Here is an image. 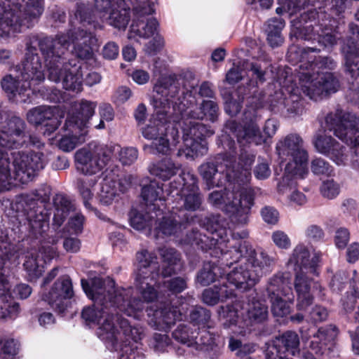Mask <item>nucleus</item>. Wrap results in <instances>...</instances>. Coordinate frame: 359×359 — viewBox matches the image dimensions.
<instances>
[{"instance_id":"nucleus-23","label":"nucleus","mask_w":359,"mask_h":359,"mask_svg":"<svg viewBox=\"0 0 359 359\" xmlns=\"http://www.w3.org/2000/svg\"><path fill=\"white\" fill-rule=\"evenodd\" d=\"M259 280V277L252 271L243 267L236 268L227 274L229 285L242 291L252 287Z\"/></svg>"},{"instance_id":"nucleus-49","label":"nucleus","mask_w":359,"mask_h":359,"mask_svg":"<svg viewBox=\"0 0 359 359\" xmlns=\"http://www.w3.org/2000/svg\"><path fill=\"white\" fill-rule=\"evenodd\" d=\"M199 171L203 179L205 181L208 189L219 186V183L215 180V175L218 171L215 163L210 162L205 163L201 165Z\"/></svg>"},{"instance_id":"nucleus-35","label":"nucleus","mask_w":359,"mask_h":359,"mask_svg":"<svg viewBox=\"0 0 359 359\" xmlns=\"http://www.w3.org/2000/svg\"><path fill=\"white\" fill-rule=\"evenodd\" d=\"M158 214L152 211L151 208H149V210L144 214L140 212H135L130 218L131 226L137 229L141 230L147 226L151 227L157 224V217L162 216V212L158 209Z\"/></svg>"},{"instance_id":"nucleus-42","label":"nucleus","mask_w":359,"mask_h":359,"mask_svg":"<svg viewBox=\"0 0 359 359\" xmlns=\"http://www.w3.org/2000/svg\"><path fill=\"white\" fill-rule=\"evenodd\" d=\"M155 226L158 233H161L165 236H171L182 230V224L171 217H162L160 222L157 218V224Z\"/></svg>"},{"instance_id":"nucleus-30","label":"nucleus","mask_w":359,"mask_h":359,"mask_svg":"<svg viewBox=\"0 0 359 359\" xmlns=\"http://www.w3.org/2000/svg\"><path fill=\"white\" fill-rule=\"evenodd\" d=\"M179 133L177 128H172L166 133L165 135H161L156 140L152 141L151 148L157 153L163 155H170L172 150V147H175L178 143Z\"/></svg>"},{"instance_id":"nucleus-38","label":"nucleus","mask_w":359,"mask_h":359,"mask_svg":"<svg viewBox=\"0 0 359 359\" xmlns=\"http://www.w3.org/2000/svg\"><path fill=\"white\" fill-rule=\"evenodd\" d=\"M183 137L198 139L201 141L212 134L204 124L192 120H186L183 126Z\"/></svg>"},{"instance_id":"nucleus-39","label":"nucleus","mask_w":359,"mask_h":359,"mask_svg":"<svg viewBox=\"0 0 359 359\" xmlns=\"http://www.w3.org/2000/svg\"><path fill=\"white\" fill-rule=\"evenodd\" d=\"M71 134L63 136L58 142V147L64 151H69L86 141L88 131L75 132L69 130Z\"/></svg>"},{"instance_id":"nucleus-13","label":"nucleus","mask_w":359,"mask_h":359,"mask_svg":"<svg viewBox=\"0 0 359 359\" xmlns=\"http://www.w3.org/2000/svg\"><path fill=\"white\" fill-rule=\"evenodd\" d=\"M104 174L105 177L101 184L99 198L102 204L109 205L118 200L119 192H124L131 182L126 178L117 180L111 172Z\"/></svg>"},{"instance_id":"nucleus-61","label":"nucleus","mask_w":359,"mask_h":359,"mask_svg":"<svg viewBox=\"0 0 359 359\" xmlns=\"http://www.w3.org/2000/svg\"><path fill=\"white\" fill-rule=\"evenodd\" d=\"M218 106L212 100H204L199 109L204 114V117H207L210 121H215L218 116Z\"/></svg>"},{"instance_id":"nucleus-10","label":"nucleus","mask_w":359,"mask_h":359,"mask_svg":"<svg viewBox=\"0 0 359 359\" xmlns=\"http://www.w3.org/2000/svg\"><path fill=\"white\" fill-rule=\"evenodd\" d=\"M183 187L180 193L179 209L195 212L202 208L203 198L198 187L197 177L189 172L182 174Z\"/></svg>"},{"instance_id":"nucleus-47","label":"nucleus","mask_w":359,"mask_h":359,"mask_svg":"<svg viewBox=\"0 0 359 359\" xmlns=\"http://www.w3.org/2000/svg\"><path fill=\"white\" fill-rule=\"evenodd\" d=\"M20 81L19 79H16L13 77L11 74L5 76L1 81L2 88L7 93L11 94L15 93H23L25 90L29 87V84L27 83H22L20 86Z\"/></svg>"},{"instance_id":"nucleus-45","label":"nucleus","mask_w":359,"mask_h":359,"mask_svg":"<svg viewBox=\"0 0 359 359\" xmlns=\"http://www.w3.org/2000/svg\"><path fill=\"white\" fill-rule=\"evenodd\" d=\"M219 267L210 262L205 263L198 272L197 281L203 286L208 285L216 280Z\"/></svg>"},{"instance_id":"nucleus-55","label":"nucleus","mask_w":359,"mask_h":359,"mask_svg":"<svg viewBox=\"0 0 359 359\" xmlns=\"http://www.w3.org/2000/svg\"><path fill=\"white\" fill-rule=\"evenodd\" d=\"M172 337L176 341L190 346L193 344L194 333H190L187 325H180L172 332Z\"/></svg>"},{"instance_id":"nucleus-54","label":"nucleus","mask_w":359,"mask_h":359,"mask_svg":"<svg viewBox=\"0 0 359 359\" xmlns=\"http://www.w3.org/2000/svg\"><path fill=\"white\" fill-rule=\"evenodd\" d=\"M276 22V21H273ZM283 27V24L281 22H277V25H269V34L268 41L271 47H277L282 44L283 38L281 36V29Z\"/></svg>"},{"instance_id":"nucleus-19","label":"nucleus","mask_w":359,"mask_h":359,"mask_svg":"<svg viewBox=\"0 0 359 359\" xmlns=\"http://www.w3.org/2000/svg\"><path fill=\"white\" fill-rule=\"evenodd\" d=\"M154 118L142 129L143 136L148 140H156L161 135H165L168 130L173 128L169 120L168 113L155 109Z\"/></svg>"},{"instance_id":"nucleus-29","label":"nucleus","mask_w":359,"mask_h":359,"mask_svg":"<svg viewBox=\"0 0 359 359\" xmlns=\"http://www.w3.org/2000/svg\"><path fill=\"white\" fill-rule=\"evenodd\" d=\"M290 290L289 273H278L270 278L266 292L268 297L285 296Z\"/></svg>"},{"instance_id":"nucleus-51","label":"nucleus","mask_w":359,"mask_h":359,"mask_svg":"<svg viewBox=\"0 0 359 359\" xmlns=\"http://www.w3.org/2000/svg\"><path fill=\"white\" fill-rule=\"evenodd\" d=\"M271 304V312L274 316L284 317L290 313V308L281 296L268 297Z\"/></svg>"},{"instance_id":"nucleus-46","label":"nucleus","mask_w":359,"mask_h":359,"mask_svg":"<svg viewBox=\"0 0 359 359\" xmlns=\"http://www.w3.org/2000/svg\"><path fill=\"white\" fill-rule=\"evenodd\" d=\"M95 306H88L83 309L81 316L82 318L86 321V323H100V319L104 317V314L106 313L105 309H107V306L102 307Z\"/></svg>"},{"instance_id":"nucleus-5","label":"nucleus","mask_w":359,"mask_h":359,"mask_svg":"<svg viewBox=\"0 0 359 359\" xmlns=\"http://www.w3.org/2000/svg\"><path fill=\"white\" fill-rule=\"evenodd\" d=\"M299 80L303 93L315 100L324 94L327 95L335 92L339 86L338 81L330 72H318L315 75L303 73Z\"/></svg>"},{"instance_id":"nucleus-12","label":"nucleus","mask_w":359,"mask_h":359,"mask_svg":"<svg viewBox=\"0 0 359 359\" xmlns=\"http://www.w3.org/2000/svg\"><path fill=\"white\" fill-rule=\"evenodd\" d=\"M58 113L59 110L56 107L42 105L30 109L27 112V118L32 124L43 125L46 128L44 133L49 135L60 125Z\"/></svg>"},{"instance_id":"nucleus-22","label":"nucleus","mask_w":359,"mask_h":359,"mask_svg":"<svg viewBox=\"0 0 359 359\" xmlns=\"http://www.w3.org/2000/svg\"><path fill=\"white\" fill-rule=\"evenodd\" d=\"M95 104L88 101H82L79 108L67 123L69 130L75 132L88 131V123L94 114Z\"/></svg>"},{"instance_id":"nucleus-33","label":"nucleus","mask_w":359,"mask_h":359,"mask_svg":"<svg viewBox=\"0 0 359 359\" xmlns=\"http://www.w3.org/2000/svg\"><path fill=\"white\" fill-rule=\"evenodd\" d=\"M81 286L86 294L95 302L103 304L107 299V292L104 287V281L100 278H94L90 283L86 279L81 280Z\"/></svg>"},{"instance_id":"nucleus-3","label":"nucleus","mask_w":359,"mask_h":359,"mask_svg":"<svg viewBox=\"0 0 359 359\" xmlns=\"http://www.w3.org/2000/svg\"><path fill=\"white\" fill-rule=\"evenodd\" d=\"M25 143H27L25 121L18 116L10 118L0 129V161L4 158L10 168L7 151L22 147Z\"/></svg>"},{"instance_id":"nucleus-41","label":"nucleus","mask_w":359,"mask_h":359,"mask_svg":"<svg viewBox=\"0 0 359 359\" xmlns=\"http://www.w3.org/2000/svg\"><path fill=\"white\" fill-rule=\"evenodd\" d=\"M23 264L30 279H36L40 277L43 272V261L38 259L36 254L27 255Z\"/></svg>"},{"instance_id":"nucleus-43","label":"nucleus","mask_w":359,"mask_h":359,"mask_svg":"<svg viewBox=\"0 0 359 359\" xmlns=\"http://www.w3.org/2000/svg\"><path fill=\"white\" fill-rule=\"evenodd\" d=\"M158 26V23L155 18L149 19L147 23L138 20L133 23L131 31L140 37L149 38L154 35Z\"/></svg>"},{"instance_id":"nucleus-14","label":"nucleus","mask_w":359,"mask_h":359,"mask_svg":"<svg viewBox=\"0 0 359 359\" xmlns=\"http://www.w3.org/2000/svg\"><path fill=\"white\" fill-rule=\"evenodd\" d=\"M75 15L76 18H80L82 25L81 27L70 29L67 34H62L68 39V46L70 43L77 45L79 43L83 41V36L81 35V33L93 36L94 31L96 29L97 25H98L97 23L88 20L90 18V13L87 6L83 4L77 5Z\"/></svg>"},{"instance_id":"nucleus-57","label":"nucleus","mask_w":359,"mask_h":359,"mask_svg":"<svg viewBox=\"0 0 359 359\" xmlns=\"http://www.w3.org/2000/svg\"><path fill=\"white\" fill-rule=\"evenodd\" d=\"M253 161L254 158L252 156L247 154L241 155L239 165L243 168V172L240 175L234 174L233 176V180L237 182H243L244 179L247 180L248 177L250 175V170L251 169V165Z\"/></svg>"},{"instance_id":"nucleus-53","label":"nucleus","mask_w":359,"mask_h":359,"mask_svg":"<svg viewBox=\"0 0 359 359\" xmlns=\"http://www.w3.org/2000/svg\"><path fill=\"white\" fill-rule=\"evenodd\" d=\"M238 93L239 89L235 92V95L229 94L225 102L226 111L231 116L238 114L241 109V103L243 101L244 97H240Z\"/></svg>"},{"instance_id":"nucleus-34","label":"nucleus","mask_w":359,"mask_h":359,"mask_svg":"<svg viewBox=\"0 0 359 359\" xmlns=\"http://www.w3.org/2000/svg\"><path fill=\"white\" fill-rule=\"evenodd\" d=\"M27 222L29 234L35 238H38L46 232L48 228V222L46 215L41 212L37 213L31 210L27 214Z\"/></svg>"},{"instance_id":"nucleus-40","label":"nucleus","mask_w":359,"mask_h":359,"mask_svg":"<svg viewBox=\"0 0 359 359\" xmlns=\"http://www.w3.org/2000/svg\"><path fill=\"white\" fill-rule=\"evenodd\" d=\"M102 318H103V321L100 323V329L102 331L101 334L102 336L105 335L104 338L111 341L114 344L118 340L119 334L118 330L114 326L115 315L106 311L104 317Z\"/></svg>"},{"instance_id":"nucleus-59","label":"nucleus","mask_w":359,"mask_h":359,"mask_svg":"<svg viewBox=\"0 0 359 359\" xmlns=\"http://www.w3.org/2000/svg\"><path fill=\"white\" fill-rule=\"evenodd\" d=\"M11 179V168L8 167L7 162L3 158L0 161V191L9 189Z\"/></svg>"},{"instance_id":"nucleus-64","label":"nucleus","mask_w":359,"mask_h":359,"mask_svg":"<svg viewBox=\"0 0 359 359\" xmlns=\"http://www.w3.org/2000/svg\"><path fill=\"white\" fill-rule=\"evenodd\" d=\"M60 61H52V62H45L48 72V79L54 82H59L62 80L64 76V68L59 67Z\"/></svg>"},{"instance_id":"nucleus-1","label":"nucleus","mask_w":359,"mask_h":359,"mask_svg":"<svg viewBox=\"0 0 359 359\" xmlns=\"http://www.w3.org/2000/svg\"><path fill=\"white\" fill-rule=\"evenodd\" d=\"M254 201V191L246 187H233L231 191H214L208 196V201L210 204L222 208L232 221L241 224L248 223Z\"/></svg>"},{"instance_id":"nucleus-4","label":"nucleus","mask_w":359,"mask_h":359,"mask_svg":"<svg viewBox=\"0 0 359 359\" xmlns=\"http://www.w3.org/2000/svg\"><path fill=\"white\" fill-rule=\"evenodd\" d=\"M111 156V149L105 145H96L91 149H81L75 154L77 169L84 175H95L104 169Z\"/></svg>"},{"instance_id":"nucleus-18","label":"nucleus","mask_w":359,"mask_h":359,"mask_svg":"<svg viewBox=\"0 0 359 359\" xmlns=\"http://www.w3.org/2000/svg\"><path fill=\"white\" fill-rule=\"evenodd\" d=\"M19 70L20 71L22 80L25 82L29 81L40 82L45 79L40 57L32 50H29L26 53L21 67H19Z\"/></svg>"},{"instance_id":"nucleus-17","label":"nucleus","mask_w":359,"mask_h":359,"mask_svg":"<svg viewBox=\"0 0 359 359\" xmlns=\"http://www.w3.org/2000/svg\"><path fill=\"white\" fill-rule=\"evenodd\" d=\"M314 145L318 151L328 156L338 165L343 163L346 158L345 148L330 135H318Z\"/></svg>"},{"instance_id":"nucleus-44","label":"nucleus","mask_w":359,"mask_h":359,"mask_svg":"<svg viewBox=\"0 0 359 359\" xmlns=\"http://www.w3.org/2000/svg\"><path fill=\"white\" fill-rule=\"evenodd\" d=\"M163 189L156 182H151L149 185L144 186L142 189V196L147 205H154V202L163 199Z\"/></svg>"},{"instance_id":"nucleus-7","label":"nucleus","mask_w":359,"mask_h":359,"mask_svg":"<svg viewBox=\"0 0 359 359\" xmlns=\"http://www.w3.org/2000/svg\"><path fill=\"white\" fill-rule=\"evenodd\" d=\"M180 86L175 74L160 77L154 86L155 93L151 98L154 109L170 112V99L175 97L179 92Z\"/></svg>"},{"instance_id":"nucleus-62","label":"nucleus","mask_w":359,"mask_h":359,"mask_svg":"<svg viewBox=\"0 0 359 359\" xmlns=\"http://www.w3.org/2000/svg\"><path fill=\"white\" fill-rule=\"evenodd\" d=\"M4 303H2V311L4 314V318L7 317H14L17 316L20 310L19 304L14 302L9 296L3 294Z\"/></svg>"},{"instance_id":"nucleus-52","label":"nucleus","mask_w":359,"mask_h":359,"mask_svg":"<svg viewBox=\"0 0 359 359\" xmlns=\"http://www.w3.org/2000/svg\"><path fill=\"white\" fill-rule=\"evenodd\" d=\"M210 316V311L201 306L194 307L189 313L190 321L192 323L203 326L208 323Z\"/></svg>"},{"instance_id":"nucleus-27","label":"nucleus","mask_w":359,"mask_h":359,"mask_svg":"<svg viewBox=\"0 0 359 359\" xmlns=\"http://www.w3.org/2000/svg\"><path fill=\"white\" fill-rule=\"evenodd\" d=\"M181 313L177 306L166 304L154 313V321L158 329H165L180 320Z\"/></svg>"},{"instance_id":"nucleus-60","label":"nucleus","mask_w":359,"mask_h":359,"mask_svg":"<svg viewBox=\"0 0 359 359\" xmlns=\"http://www.w3.org/2000/svg\"><path fill=\"white\" fill-rule=\"evenodd\" d=\"M345 65L352 77L359 76V55L355 53H347Z\"/></svg>"},{"instance_id":"nucleus-21","label":"nucleus","mask_w":359,"mask_h":359,"mask_svg":"<svg viewBox=\"0 0 359 359\" xmlns=\"http://www.w3.org/2000/svg\"><path fill=\"white\" fill-rule=\"evenodd\" d=\"M310 257L311 255L308 248L299 245L294 249L289 259V263L299 266V271L303 269L304 271L310 272L311 274H316L320 257L318 254H314L311 258Z\"/></svg>"},{"instance_id":"nucleus-31","label":"nucleus","mask_w":359,"mask_h":359,"mask_svg":"<svg viewBox=\"0 0 359 359\" xmlns=\"http://www.w3.org/2000/svg\"><path fill=\"white\" fill-rule=\"evenodd\" d=\"M160 256L164 266L161 276L163 278L170 277L176 273L175 266L180 264V254L174 248H162L158 249Z\"/></svg>"},{"instance_id":"nucleus-6","label":"nucleus","mask_w":359,"mask_h":359,"mask_svg":"<svg viewBox=\"0 0 359 359\" xmlns=\"http://www.w3.org/2000/svg\"><path fill=\"white\" fill-rule=\"evenodd\" d=\"M280 153L290 155L292 157L294 166L288 163L285 170L293 175L303 177L306 172V165L308 161V154L303 148V140L297 134H290L277 146Z\"/></svg>"},{"instance_id":"nucleus-8","label":"nucleus","mask_w":359,"mask_h":359,"mask_svg":"<svg viewBox=\"0 0 359 359\" xmlns=\"http://www.w3.org/2000/svg\"><path fill=\"white\" fill-rule=\"evenodd\" d=\"M95 8L102 16L108 15L109 24L118 29L126 27L129 20L130 8L125 0H95Z\"/></svg>"},{"instance_id":"nucleus-63","label":"nucleus","mask_w":359,"mask_h":359,"mask_svg":"<svg viewBox=\"0 0 359 359\" xmlns=\"http://www.w3.org/2000/svg\"><path fill=\"white\" fill-rule=\"evenodd\" d=\"M244 247L240 245L238 248L233 249L225 253L222 258V264L231 266L233 263H236L243 257V248Z\"/></svg>"},{"instance_id":"nucleus-32","label":"nucleus","mask_w":359,"mask_h":359,"mask_svg":"<svg viewBox=\"0 0 359 359\" xmlns=\"http://www.w3.org/2000/svg\"><path fill=\"white\" fill-rule=\"evenodd\" d=\"M179 169L180 165H176L170 158H163L152 164L149 170L151 175L166 181L175 175Z\"/></svg>"},{"instance_id":"nucleus-15","label":"nucleus","mask_w":359,"mask_h":359,"mask_svg":"<svg viewBox=\"0 0 359 359\" xmlns=\"http://www.w3.org/2000/svg\"><path fill=\"white\" fill-rule=\"evenodd\" d=\"M310 272L302 269L296 273L294 287L297 293V308L299 311L306 310L313 302V295L311 292L313 278Z\"/></svg>"},{"instance_id":"nucleus-11","label":"nucleus","mask_w":359,"mask_h":359,"mask_svg":"<svg viewBox=\"0 0 359 359\" xmlns=\"http://www.w3.org/2000/svg\"><path fill=\"white\" fill-rule=\"evenodd\" d=\"M74 296L72 280L69 276L57 279L46 295V301L59 313H64L68 307V299Z\"/></svg>"},{"instance_id":"nucleus-26","label":"nucleus","mask_w":359,"mask_h":359,"mask_svg":"<svg viewBox=\"0 0 359 359\" xmlns=\"http://www.w3.org/2000/svg\"><path fill=\"white\" fill-rule=\"evenodd\" d=\"M229 128L235 135L237 140L241 144L250 142L254 139L260 137L261 132L255 121L252 118L244 125H241L235 121L229 123Z\"/></svg>"},{"instance_id":"nucleus-48","label":"nucleus","mask_w":359,"mask_h":359,"mask_svg":"<svg viewBox=\"0 0 359 359\" xmlns=\"http://www.w3.org/2000/svg\"><path fill=\"white\" fill-rule=\"evenodd\" d=\"M83 41L79 43L77 45H74V54L77 57L81 59H88L93 55V50L90 45L93 41V36L91 35H86L85 34L81 33Z\"/></svg>"},{"instance_id":"nucleus-20","label":"nucleus","mask_w":359,"mask_h":359,"mask_svg":"<svg viewBox=\"0 0 359 359\" xmlns=\"http://www.w3.org/2000/svg\"><path fill=\"white\" fill-rule=\"evenodd\" d=\"M136 259L140 267L137 275L136 280L140 284L143 283L144 280L148 278H149L151 281L156 280L160 276L158 266L154 267L153 271H150L149 276H147V271L142 270V269L147 270L152 264H158L156 255L154 252H151L144 249L137 252Z\"/></svg>"},{"instance_id":"nucleus-56","label":"nucleus","mask_w":359,"mask_h":359,"mask_svg":"<svg viewBox=\"0 0 359 359\" xmlns=\"http://www.w3.org/2000/svg\"><path fill=\"white\" fill-rule=\"evenodd\" d=\"M133 5V13L137 18L152 14L154 11L149 4V0H129Z\"/></svg>"},{"instance_id":"nucleus-37","label":"nucleus","mask_w":359,"mask_h":359,"mask_svg":"<svg viewBox=\"0 0 359 359\" xmlns=\"http://www.w3.org/2000/svg\"><path fill=\"white\" fill-rule=\"evenodd\" d=\"M338 335V329L335 325H330L320 327L313 335V339L311 342V348L313 350L320 348L318 344L327 345L333 341Z\"/></svg>"},{"instance_id":"nucleus-25","label":"nucleus","mask_w":359,"mask_h":359,"mask_svg":"<svg viewBox=\"0 0 359 359\" xmlns=\"http://www.w3.org/2000/svg\"><path fill=\"white\" fill-rule=\"evenodd\" d=\"M280 353H287L295 356L300 353V341L299 335L293 331H287L282 334L276 336L272 341Z\"/></svg>"},{"instance_id":"nucleus-24","label":"nucleus","mask_w":359,"mask_h":359,"mask_svg":"<svg viewBox=\"0 0 359 359\" xmlns=\"http://www.w3.org/2000/svg\"><path fill=\"white\" fill-rule=\"evenodd\" d=\"M54 215L53 225L60 227L69 216V213L76 210L74 204L66 196L57 194L53 199Z\"/></svg>"},{"instance_id":"nucleus-36","label":"nucleus","mask_w":359,"mask_h":359,"mask_svg":"<svg viewBox=\"0 0 359 359\" xmlns=\"http://www.w3.org/2000/svg\"><path fill=\"white\" fill-rule=\"evenodd\" d=\"M247 318L251 325L265 323L269 318L268 306L260 301H252L248 310Z\"/></svg>"},{"instance_id":"nucleus-58","label":"nucleus","mask_w":359,"mask_h":359,"mask_svg":"<svg viewBox=\"0 0 359 359\" xmlns=\"http://www.w3.org/2000/svg\"><path fill=\"white\" fill-rule=\"evenodd\" d=\"M320 191L324 197L328 199H332L339 195L340 187L339 184L333 180H327L323 182Z\"/></svg>"},{"instance_id":"nucleus-16","label":"nucleus","mask_w":359,"mask_h":359,"mask_svg":"<svg viewBox=\"0 0 359 359\" xmlns=\"http://www.w3.org/2000/svg\"><path fill=\"white\" fill-rule=\"evenodd\" d=\"M45 62L60 61L68 48V39L65 35L58 34L55 38H44L39 43Z\"/></svg>"},{"instance_id":"nucleus-50","label":"nucleus","mask_w":359,"mask_h":359,"mask_svg":"<svg viewBox=\"0 0 359 359\" xmlns=\"http://www.w3.org/2000/svg\"><path fill=\"white\" fill-rule=\"evenodd\" d=\"M107 302L119 308L121 311L129 312L128 308L126 307L128 302L123 294L116 291L112 286L107 290V299H104L102 304H107Z\"/></svg>"},{"instance_id":"nucleus-9","label":"nucleus","mask_w":359,"mask_h":359,"mask_svg":"<svg viewBox=\"0 0 359 359\" xmlns=\"http://www.w3.org/2000/svg\"><path fill=\"white\" fill-rule=\"evenodd\" d=\"M13 165L15 180L22 184L31 181L36 172L43 168L40 154L33 152L15 154Z\"/></svg>"},{"instance_id":"nucleus-28","label":"nucleus","mask_w":359,"mask_h":359,"mask_svg":"<svg viewBox=\"0 0 359 359\" xmlns=\"http://www.w3.org/2000/svg\"><path fill=\"white\" fill-rule=\"evenodd\" d=\"M62 86L67 90L79 93L82 90V74L80 67L71 63L64 65V76L62 80Z\"/></svg>"},{"instance_id":"nucleus-2","label":"nucleus","mask_w":359,"mask_h":359,"mask_svg":"<svg viewBox=\"0 0 359 359\" xmlns=\"http://www.w3.org/2000/svg\"><path fill=\"white\" fill-rule=\"evenodd\" d=\"M325 123L334 134L352 147H359V118L351 113L337 109L325 117Z\"/></svg>"}]
</instances>
